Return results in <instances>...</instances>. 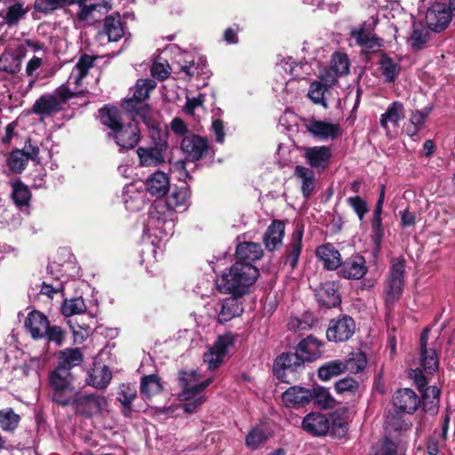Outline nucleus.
Instances as JSON below:
<instances>
[{
  "instance_id": "2eb2a0df",
  "label": "nucleus",
  "mask_w": 455,
  "mask_h": 455,
  "mask_svg": "<svg viewBox=\"0 0 455 455\" xmlns=\"http://www.w3.org/2000/svg\"><path fill=\"white\" fill-rule=\"evenodd\" d=\"M234 343V337L231 334L220 336L214 342L212 347L209 348L204 355V362L208 365L210 370L218 368L223 362L228 347Z\"/></svg>"
},
{
  "instance_id": "8fccbe9b",
  "label": "nucleus",
  "mask_w": 455,
  "mask_h": 455,
  "mask_svg": "<svg viewBox=\"0 0 455 455\" xmlns=\"http://www.w3.org/2000/svg\"><path fill=\"white\" fill-rule=\"evenodd\" d=\"M315 318L309 312L304 313L301 316L291 317L287 323V327L291 331H306L314 325Z\"/></svg>"
},
{
  "instance_id": "9b49d317",
  "label": "nucleus",
  "mask_w": 455,
  "mask_h": 455,
  "mask_svg": "<svg viewBox=\"0 0 455 455\" xmlns=\"http://www.w3.org/2000/svg\"><path fill=\"white\" fill-rule=\"evenodd\" d=\"M452 16L447 7V4L443 0H435L427 8L425 20L429 29L439 33L449 26Z\"/></svg>"
},
{
  "instance_id": "7ed1b4c3",
  "label": "nucleus",
  "mask_w": 455,
  "mask_h": 455,
  "mask_svg": "<svg viewBox=\"0 0 455 455\" xmlns=\"http://www.w3.org/2000/svg\"><path fill=\"white\" fill-rule=\"evenodd\" d=\"M100 120L110 130L108 136L115 140L120 151L132 149L138 144L140 138L139 128L134 124L124 125L122 114L118 108L115 107L100 108Z\"/></svg>"
},
{
  "instance_id": "c756f323",
  "label": "nucleus",
  "mask_w": 455,
  "mask_h": 455,
  "mask_svg": "<svg viewBox=\"0 0 455 455\" xmlns=\"http://www.w3.org/2000/svg\"><path fill=\"white\" fill-rule=\"evenodd\" d=\"M236 261L252 262L259 259L263 256V250L259 243L243 242L236 246Z\"/></svg>"
},
{
  "instance_id": "e2e57ef3",
  "label": "nucleus",
  "mask_w": 455,
  "mask_h": 455,
  "mask_svg": "<svg viewBox=\"0 0 455 455\" xmlns=\"http://www.w3.org/2000/svg\"><path fill=\"white\" fill-rule=\"evenodd\" d=\"M205 68H206L205 60L201 57H197V59L195 60V62L192 63L190 66L181 67V73L184 74L185 77L190 78L195 76L204 75Z\"/></svg>"
},
{
  "instance_id": "4be33fe9",
  "label": "nucleus",
  "mask_w": 455,
  "mask_h": 455,
  "mask_svg": "<svg viewBox=\"0 0 455 455\" xmlns=\"http://www.w3.org/2000/svg\"><path fill=\"white\" fill-rule=\"evenodd\" d=\"M48 318L39 311L30 312L25 321V327L35 339H43L49 325Z\"/></svg>"
},
{
  "instance_id": "de8ad7c7",
  "label": "nucleus",
  "mask_w": 455,
  "mask_h": 455,
  "mask_svg": "<svg viewBox=\"0 0 455 455\" xmlns=\"http://www.w3.org/2000/svg\"><path fill=\"white\" fill-rule=\"evenodd\" d=\"M60 364L70 371L72 367L79 365L83 362V355L79 348L66 349L60 352Z\"/></svg>"
},
{
  "instance_id": "603ef678",
  "label": "nucleus",
  "mask_w": 455,
  "mask_h": 455,
  "mask_svg": "<svg viewBox=\"0 0 455 455\" xmlns=\"http://www.w3.org/2000/svg\"><path fill=\"white\" fill-rule=\"evenodd\" d=\"M27 12L28 10L24 8L21 3H15L7 7L5 14L3 15L4 22L9 26L15 25Z\"/></svg>"
},
{
  "instance_id": "b1692460",
  "label": "nucleus",
  "mask_w": 455,
  "mask_h": 455,
  "mask_svg": "<svg viewBox=\"0 0 455 455\" xmlns=\"http://www.w3.org/2000/svg\"><path fill=\"white\" fill-rule=\"evenodd\" d=\"M231 297L226 298L221 303V308L219 312L218 320L220 323L228 322L236 316H239L243 311L242 297L236 294H231Z\"/></svg>"
},
{
  "instance_id": "a18cd8bd",
  "label": "nucleus",
  "mask_w": 455,
  "mask_h": 455,
  "mask_svg": "<svg viewBox=\"0 0 455 455\" xmlns=\"http://www.w3.org/2000/svg\"><path fill=\"white\" fill-rule=\"evenodd\" d=\"M304 362L300 358L298 352L295 353H283L280 355L276 360L275 364L277 367L283 370L295 371L298 367H300Z\"/></svg>"
},
{
  "instance_id": "20e7f679",
  "label": "nucleus",
  "mask_w": 455,
  "mask_h": 455,
  "mask_svg": "<svg viewBox=\"0 0 455 455\" xmlns=\"http://www.w3.org/2000/svg\"><path fill=\"white\" fill-rule=\"evenodd\" d=\"M156 83L150 79H139L135 84L133 95L123 102V108L131 114L134 122L141 121L149 129L156 130L158 122L152 116L148 105L145 102L149 92L155 89Z\"/></svg>"
},
{
  "instance_id": "49530a36",
  "label": "nucleus",
  "mask_w": 455,
  "mask_h": 455,
  "mask_svg": "<svg viewBox=\"0 0 455 455\" xmlns=\"http://www.w3.org/2000/svg\"><path fill=\"white\" fill-rule=\"evenodd\" d=\"M22 60L19 55L3 53L0 56V71L9 74H16L21 68Z\"/></svg>"
},
{
  "instance_id": "cd10ccee",
  "label": "nucleus",
  "mask_w": 455,
  "mask_h": 455,
  "mask_svg": "<svg viewBox=\"0 0 455 455\" xmlns=\"http://www.w3.org/2000/svg\"><path fill=\"white\" fill-rule=\"evenodd\" d=\"M316 257L328 270L337 269L341 265L340 253L331 243L319 246L316 249Z\"/></svg>"
},
{
  "instance_id": "0eeeda50",
  "label": "nucleus",
  "mask_w": 455,
  "mask_h": 455,
  "mask_svg": "<svg viewBox=\"0 0 455 455\" xmlns=\"http://www.w3.org/2000/svg\"><path fill=\"white\" fill-rule=\"evenodd\" d=\"M140 166L157 167L170 162V147L166 140L159 138L152 143L137 148Z\"/></svg>"
},
{
  "instance_id": "dca6fc26",
  "label": "nucleus",
  "mask_w": 455,
  "mask_h": 455,
  "mask_svg": "<svg viewBox=\"0 0 455 455\" xmlns=\"http://www.w3.org/2000/svg\"><path fill=\"white\" fill-rule=\"evenodd\" d=\"M307 131L319 140H335L341 134L339 124L311 119L306 123Z\"/></svg>"
},
{
  "instance_id": "4c0bfd02",
  "label": "nucleus",
  "mask_w": 455,
  "mask_h": 455,
  "mask_svg": "<svg viewBox=\"0 0 455 455\" xmlns=\"http://www.w3.org/2000/svg\"><path fill=\"white\" fill-rule=\"evenodd\" d=\"M38 152V148H33L32 155L28 156L21 150H15L8 157V166L12 172L20 173L25 169L28 161L34 156H37Z\"/></svg>"
},
{
  "instance_id": "72a5a7b5",
  "label": "nucleus",
  "mask_w": 455,
  "mask_h": 455,
  "mask_svg": "<svg viewBox=\"0 0 455 455\" xmlns=\"http://www.w3.org/2000/svg\"><path fill=\"white\" fill-rule=\"evenodd\" d=\"M294 176L301 182V191L304 197H309L315 187V175L313 169L297 165L294 169Z\"/></svg>"
},
{
  "instance_id": "58836bf2",
  "label": "nucleus",
  "mask_w": 455,
  "mask_h": 455,
  "mask_svg": "<svg viewBox=\"0 0 455 455\" xmlns=\"http://www.w3.org/2000/svg\"><path fill=\"white\" fill-rule=\"evenodd\" d=\"M350 35L357 44L366 49H373L379 45L377 42V38L371 32L365 30L364 24L358 28H352Z\"/></svg>"
},
{
  "instance_id": "5701e85b",
  "label": "nucleus",
  "mask_w": 455,
  "mask_h": 455,
  "mask_svg": "<svg viewBox=\"0 0 455 455\" xmlns=\"http://www.w3.org/2000/svg\"><path fill=\"white\" fill-rule=\"evenodd\" d=\"M339 267L340 275L347 279H361L367 271L365 260L360 255L352 256Z\"/></svg>"
},
{
  "instance_id": "3c124183",
  "label": "nucleus",
  "mask_w": 455,
  "mask_h": 455,
  "mask_svg": "<svg viewBox=\"0 0 455 455\" xmlns=\"http://www.w3.org/2000/svg\"><path fill=\"white\" fill-rule=\"evenodd\" d=\"M330 68L339 76L348 74L349 60L347 55L339 52H334L331 59Z\"/></svg>"
},
{
  "instance_id": "13d9d810",
  "label": "nucleus",
  "mask_w": 455,
  "mask_h": 455,
  "mask_svg": "<svg viewBox=\"0 0 455 455\" xmlns=\"http://www.w3.org/2000/svg\"><path fill=\"white\" fill-rule=\"evenodd\" d=\"M359 388V383L353 378H345L335 383V390L344 396L354 395Z\"/></svg>"
},
{
  "instance_id": "338daca9",
  "label": "nucleus",
  "mask_w": 455,
  "mask_h": 455,
  "mask_svg": "<svg viewBox=\"0 0 455 455\" xmlns=\"http://www.w3.org/2000/svg\"><path fill=\"white\" fill-rule=\"evenodd\" d=\"M64 336V331L60 326H51L49 324L44 338L47 339L48 342H53L57 347H60L63 343Z\"/></svg>"
},
{
  "instance_id": "69168bd1",
  "label": "nucleus",
  "mask_w": 455,
  "mask_h": 455,
  "mask_svg": "<svg viewBox=\"0 0 455 455\" xmlns=\"http://www.w3.org/2000/svg\"><path fill=\"white\" fill-rule=\"evenodd\" d=\"M136 396L137 394L134 388L123 385L120 391L118 392L117 399L124 405V407L129 410V407L132 405Z\"/></svg>"
},
{
  "instance_id": "6e6d98bb",
  "label": "nucleus",
  "mask_w": 455,
  "mask_h": 455,
  "mask_svg": "<svg viewBox=\"0 0 455 455\" xmlns=\"http://www.w3.org/2000/svg\"><path fill=\"white\" fill-rule=\"evenodd\" d=\"M374 455H404L402 447L395 442L385 438L379 444L373 447Z\"/></svg>"
},
{
  "instance_id": "79ce46f5",
  "label": "nucleus",
  "mask_w": 455,
  "mask_h": 455,
  "mask_svg": "<svg viewBox=\"0 0 455 455\" xmlns=\"http://www.w3.org/2000/svg\"><path fill=\"white\" fill-rule=\"evenodd\" d=\"M104 30L109 41L116 42L124 35V28L119 18L113 16L106 17L104 20Z\"/></svg>"
},
{
  "instance_id": "052dcab7",
  "label": "nucleus",
  "mask_w": 455,
  "mask_h": 455,
  "mask_svg": "<svg viewBox=\"0 0 455 455\" xmlns=\"http://www.w3.org/2000/svg\"><path fill=\"white\" fill-rule=\"evenodd\" d=\"M421 355V366L423 370L428 373L432 374L438 369V358L437 354L435 349H429L420 352Z\"/></svg>"
},
{
  "instance_id": "2f4dec72",
  "label": "nucleus",
  "mask_w": 455,
  "mask_h": 455,
  "mask_svg": "<svg viewBox=\"0 0 455 455\" xmlns=\"http://www.w3.org/2000/svg\"><path fill=\"white\" fill-rule=\"evenodd\" d=\"M112 374L108 366L94 364L88 371L86 382L95 388H105L110 382Z\"/></svg>"
},
{
  "instance_id": "c03bdc74",
  "label": "nucleus",
  "mask_w": 455,
  "mask_h": 455,
  "mask_svg": "<svg viewBox=\"0 0 455 455\" xmlns=\"http://www.w3.org/2000/svg\"><path fill=\"white\" fill-rule=\"evenodd\" d=\"M312 395V401L320 409H329L333 407L334 399L330 395L329 391L323 387H315L310 389Z\"/></svg>"
},
{
  "instance_id": "39448f33",
  "label": "nucleus",
  "mask_w": 455,
  "mask_h": 455,
  "mask_svg": "<svg viewBox=\"0 0 455 455\" xmlns=\"http://www.w3.org/2000/svg\"><path fill=\"white\" fill-rule=\"evenodd\" d=\"M180 385L183 391L179 395L183 410L187 413H194L204 403V390L212 382L211 378L199 382L196 371H182L180 372Z\"/></svg>"
},
{
  "instance_id": "ddd939ff",
  "label": "nucleus",
  "mask_w": 455,
  "mask_h": 455,
  "mask_svg": "<svg viewBox=\"0 0 455 455\" xmlns=\"http://www.w3.org/2000/svg\"><path fill=\"white\" fill-rule=\"evenodd\" d=\"M70 404H74L76 411L85 416L102 414L108 407L105 396L93 394L78 397L76 395Z\"/></svg>"
},
{
  "instance_id": "864d4df0",
  "label": "nucleus",
  "mask_w": 455,
  "mask_h": 455,
  "mask_svg": "<svg viewBox=\"0 0 455 455\" xmlns=\"http://www.w3.org/2000/svg\"><path fill=\"white\" fill-rule=\"evenodd\" d=\"M428 39V31L422 25H413L409 43L414 50L421 49Z\"/></svg>"
},
{
  "instance_id": "37998d69",
  "label": "nucleus",
  "mask_w": 455,
  "mask_h": 455,
  "mask_svg": "<svg viewBox=\"0 0 455 455\" xmlns=\"http://www.w3.org/2000/svg\"><path fill=\"white\" fill-rule=\"evenodd\" d=\"M124 204L131 212L140 211L144 204V196L141 192L136 191L133 188H127L124 191Z\"/></svg>"
},
{
  "instance_id": "4468645a",
  "label": "nucleus",
  "mask_w": 455,
  "mask_h": 455,
  "mask_svg": "<svg viewBox=\"0 0 455 455\" xmlns=\"http://www.w3.org/2000/svg\"><path fill=\"white\" fill-rule=\"evenodd\" d=\"M180 148L190 161H197L206 156L211 148L206 138L192 133L184 136Z\"/></svg>"
},
{
  "instance_id": "ea45409f",
  "label": "nucleus",
  "mask_w": 455,
  "mask_h": 455,
  "mask_svg": "<svg viewBox=\"0 0 455 455\" xmlns=\"http://www.w3.org/2000/svg\"><path fill=\"white\" fill-rule=\"evenodd\" d=\"M346 371L344 362L333 360L322 365L318 369V377L322 380H329L333 377H337Z\"/></svg>"
},
{
  "instance_id": "680f3d73",
  "label": "nucleus",
  "mask_w": 455,
  "mask_h": 455,
  "mask_svg": "<svg viewBox=\"0 0 455 455\" xmlns=\"http://www.w3.org/2000/svg\"><path fill=\"white\" fill-rule=\"evenodd\" d=\"M346 371L353 373L362 371L366 365V357L363 353L356 352L351 354V356L344 362Z\"/></svg>"
},
{
  "instance_id": "aec40b11",
  "label": "nucleus",
  "mask_w": 455,
  "mask_h": 455,
  "mask_svg": "<svg viewBox=\"0 0 455 455\" xmlns=\"http://www.w3.org/2000/svg\"><path fill=\"white\" fill-rule=\"evenodd\" d=\"M283 401L287 407L300 408L312 402V395L309 388L292 386L283 393Z\"/></svg>"
},
{
  "instance_id": "09e8293b",
  "label": "nucleus",
  "mask_w": 455,
  "mask_h": 455,
  "mask_svg": "<svg viewBox=\"0 0 455 455\" xmlns=\"http://www.w3.org/2000/svg\"><path fill=\"white\" fill-rule=\"evenodd\" d=\"M86 310V305L82 297L65 299L61 306V312L65 316L79 315Z\"/></svg>"
},
{
  "instance_id": "6e6552de",
  "label": "nucleus",
  "mask_w": 455,
  "mask_h": 455,
  "mask_svg": "<svg viewBox=\"0 0 455 455\" xmlns=\"http://www.w3.org/2000/svg\"><path fill=\"white\" fill-rule=\"evenodd\" d=\"M73 93L67 86L61 85L54 92L42 95L33 105V112L36 115L48 116L62 109L68 100L73 98Z\"/></svg>"
},
{
  "instance_id": "1a4fd4ad",
  "label": "nucleus",
  "mask_w": 455,
  "mask_h": 455,
  "mask_svg": "<svg viewBox=\"0 0 455 455\" xmlns=\"http://www.w3.org/2000/svg\"><path fill=\"white\" fill-rule=\"evenodd\" d=\"M20 358L14 356L17 362L8 368H11L15 378L39 377V371L48 363L50 356L47 351L39 355L30 356L23 352H18Z\"/></svg>"
},
{
  "instance_id": "f03ea898",
  "label": "nucleus",
  "mask_w": 455,
  "mask_h": 455,
  "mask_svg": "<svg viewBox=\"0 0 455 455\" xmlns=\"http://www.w3.org/2000/svg\"><path fill=\"white\" fill-rule=\"evenodd\" d=\"M259 275V269L249 262L235 261L216 281L221 293L243 296L250 291Z\"/></svg>"
},
{
  "instance_id": "7c9ffc66",
  "label": "nucleus",
  "mask_w": 455,
  "mask_h": 455,
  "mask_svg": "<svg viewBox=\"0 0 455 455\" xmlns=\"http://www.w3.org/2000/svg\"><path fill=\"white\" fill-rule=\"evenodd\" d=\"M95 58L88 54H83L73 68L68 83L76 86L81 85L82 80L87 76L89 70L94 65Z\"/></svg>"
},
{
  "instance_id": "a878e982",
  "label": "nucleus",
  "mask_w": 455,
  "mask_h": 455,
  "mask_svg": "<svg viewBox=\"0 0 455 455\" xmlns=\"http://www.w3.org/2000/svg\"><path fill=\"white\" fill-rule=\"evenodd\" d=\"M315 297L318 303L327 308L337 307L340 303L338 286L333 282H326L321 284L315 291Z\"/></svg>"
},
{
  "instance_id": "a211bd4d",
  "label": "nucleus",
  "mask_w": 455,
  "mask_h": 455,
  "mask_svg": "<svg viewBox=\"0 0 455 455\" xmlns=\"http://www.w3.org/2000/svg\"><path fill=\"white\" fill-rule=\"evenodd\" d=\"M303 156L312 169L324 170L331 158V148L327 146L305 148Z\"/></svg>"
},
{
  "instance_id": "f704fd0d",
  "label": "nucleus",
  "mask_w": 455,
  "mask_h": 455,
  "mask_svg": "<svg viewBox=\"0 0 455 455\" xmlns=\"http://www.w3.org/2000/svg\"><path fill=\"white\" fill-rule=\"evenodd\" d=\"M421 393L423 410L430 414H435L440 403V389L435 386H430L421 390Z\"/></svg>"
},
{
  "instance_id": "423d86ee",
  "label": "nucleus",
  "mask_w": 455,
  "mask_h": 455,
  "mask_svg": "<svg viewBox=\"0 0 455 455\" xmlns=\"http://www.w3.org/2000/svg\"><path fill=\"white\" fill-rule=\"evenodd\" d=\"M71 372L64 366H58L50 375L52 387L53 402L66 406L71 403L76 396V390L71 387Z\"/></svg>"
},
{
  "instance_id": "0e129e2a",
  "label": "nucleus",
  "mask_w": 455,
  "mask_h": 455,
  "mask_svg": "<svg viewBox=\"0 0 455 455\" xmlns=\"http://www.w3.org/2000/svg\"><path fill=\"white\" fill-rule=\"evenodd\" d=\"M12 195L15 204L18 205H26L30 199V191L20 183L13 185Z\"/></svg>"
},
{
  "instance_id": "473e14b6",
  "label": "nucleus",
  "mask_w": 455,
  "mask_h": 455,
  "mask_svg": "<svg viewBox=\"0 0 455 455\" xmlns=\"http://www.w3.org/2000/svg\"><path fill=\"white\" fill-rule=\"evenodd\" d=\"M405 116V111L403 104L400 101H394L388 106L385 113L380 116V125L385 129L388 130L389 124L394 127L398 126L399 122Z\"/></svg>"
},
{
  "instance_id": "412c9836",
  "label": "nucleus",
  "mask_w": 455,
  "mask_h": 455,
  "mask_svg": "<svg viewBox=\"0 0 455 455\" xmlns=\"http://www.w3.org/2000/svg\"><path fill=\"white\" fill-rule=\"evenodd\" d=\"M393 403L402 411L413 413L419 408L420 400L412 389L403 388L395 393Z\"/></svg>"
},
{
  "instance_id": "a19ab883",
  "label": "nucleus",
  "mask_w": 455,
  "mask_h": 455,
  "mask_svg": "<svg viewBox=\"0 0 455 455\" xmlns=\"http://www.w3.org/2000/svg\"><path fill=\"white\" fill-rule=\"evenodd\" d=\"M162 390L158 376L155 374L144 376L140 380V394L144 398H150Z\"/></svg>"
},
{
  "instance_id": "f257e3e1",
  "label": "nucleus",
  "mask_w": 455,
  "mask_h": 455,
  "mask_svg": "<svg viewBox=\"0 0 455 455\" xmlns=\"http://www.w3.org/2000/svg\"><path fill=\"white\" fill-rule=\"evenodd\" d=\"M190 193L188 188H180L172 192L166 204L161 203L152 205L144 226V233L148 236L163 239L173 233L174 223L169 216L170 210L186 207Z\"/></svg>"
},
{
  "instance_id": "f3484780",
  "label": "nucleus",
  "mask_w": 455,
  "mask_h": 455,
  "mask_svg": "<svg viewBox=\"0 0 455 455\" xmlns=\"http://www.w3.org/2000/svg\"><path fill=\"white\" fill-rule=\"evenodd\" d=\"M323 347V341L309 335L299 342L296 349L304 363H312L322 357Z\"/></svg>"
},
{
  "instance_id": "f8f14e48",
  "label": "nucleus",
  "mask_w": 455,
  "mask_h": 455,
  "mask_svg": "<svg viewBox=\"0 0 455 455\" xmlns=\"http://www.w3.org/2000/svg\"><path fill=\"white\" fill-rule=\"evenodd\" d=\"M355 331L354 319L347 315H342L330 322L326 331V338L329 341L344 342L354 335Z\"/></svg>"
},
{
  "instance_id": "6ab92c4d",
  "label": "nucleus",
  "mask_w": 455,
  "mask_h": 455,
  "mask_svg": "<svg viewBox=\"0 0 455 455\" xmlns=\"http://www.w3.org/2000/svg\"><path fill=\"white\" fill-rule=\"evenodd\" d=\"M302 428L313 435L323 436L330 431L331 420L324 414L311 412L303 419Z\"/></svg>"
},
{
  "instance_id": "bb28decb",
  "label": "nucleus",
  "mask_w": 455,
  "mask_h": 455,
  "mask_svg": "<svg viewBox=\"0 0 455 455\" xmlns=\"http://www.w3.org/2000/svg\"><path fill=\"white\" fill-rule=\"evenodd\" d=\"M303 228L297 227L293 231L291 242L285 250V264H289L291 268H295L301 253Z\"/></svg>"
},
{
  "instance_id": "4d7b16f0",
  "label": "nucleus",
  "mask_w": 455,
  "mask_h": 455,
  "mask_svg": "<svg viewBox=\"0 0 455 455\" xmlns=\"http://www.w3.org/2000/svg\"><path fill=\"white\" fill-rule=\"evenodd\" d=\"M327 90L328 88L324 86L322 82L315 81L310 84L307 96L314 103L327 108V103L324 97Z\"/></svg>"
},
{
  "instance_id": "774afa93",
  "label": "nucleus",
  "mask_w": 455,
  "mask_h": 455,
  "mask_svg": "<svg viewBox=\"0 0 455 455\" xmlns=\"http://www.w3.org/2000/svg\"><path fill=\"white\" fill-rule=\"evenodd\" d=\"M347 204L353 208L360 220H362L368 212L366 202L358 196L347 198Z\"/></svg>"
},
{
  "instance_id": "9d476101",
  "label": "nucleus",
  "mask_w": 455,
  "mask_h": 455,
  "mask_svg": "<svg viewBox=\"0 0 455 455\" xmlns=\"http://www.w3.org/2000/svg\"><path fill=\"white\" fill-rule=\"evenodd\" d=\"M404 260L394 259L384 286V298L387 303H394L401 298L404 285Z\"/></svg>"
},
{
  "instance_id": "c9c22d12",
  "label": "nucleus",
  "mask_w": 455,
  "mask_h": 455,
  "mask_svg": "<svg viewBox=\"0 0 455 455\" xmlns=\"http://www.w3.org/2000/svg\"><path fill=\"white\" fill-rule=\"evenodd\" d=\"M379 66L386 83L395 82L401 72L400 62L386 54L381 55Z\"/></svg>"
},
{
  "instance_id": "c85d7f7f",
  "label": "nucleus",
  "mask_w": 455,
  "mask_h": 455,
  "mask_svg": "<svg viewBox=\"0 0 455 455\" xmlns=\"http://www.w3.org/2000/svg\"><path fill=\"white\" fill-rule=\"evenodd\" d=\"M284 236V223L281 220H273L266 230L263 242L267 251H273L282 244Z\"/></svg>"
},
{
  "instance_id": "e433bc0d",
  "label": "nucleus",
  "mask_w": 455,
  "mask_h": 455,
  "mask_svg": "<svg viewBox=\"0 0 455 455\" xmlns=\"http://www.w3.org/2000/svg\"><path fill=\"white\" fill-rule=\"evenodd\" d=\"M270 435L266 427L258 425L252 427L245 436V445L251 450L259 449L268 440Z\"/></svg>"
},
{
  "instance_id": "393cba45",
  "label": "nucleus",
  "mask_w": 455,
  "mask_h": 455,
  "mask_svg": "<svg viewBox=\"0 0 455 455\" xmlns=\"http://www.w3.org/2000/svg\"><path fill=\"white\" fill-rule=\"evenodd\" d=\"M148 192L156 197H162L166 195L170 189L169 176L161 171L152 173L146 181Z\"/></svg>"
},
{
  "instance_id": "5fc2aeb1",
  "label": "nucleus",
  "mask_w": 455,
  "mask_h": 455,
  "mask_svg": "<svg viewBox=\"0 0 455 455\" xmlns=\"http://www.w3.org/2000/svg\"><path fill=\"white\" fill-rule=\"evenodd\" d=\"M72 4H77V2L74 0H36L35 9L40 12L47 13Z\"/></svg>"
},
{
  "instance_id": "bf43d9fd",
  "label": "nucleus",
  "mask_w": 455,
  "mask_h": 455,
  "mask_svg": "<svg viewBox=\"0 0 455 455\" xmlns=\"http://www.w3.org/2000/svg\"><path fill=\"white\" fill-rule=\"evenodd\" d=\"M20 416L12 409L0 411V427L4 431H13L19 424Z\"/></svg>"
}]
</instances>
